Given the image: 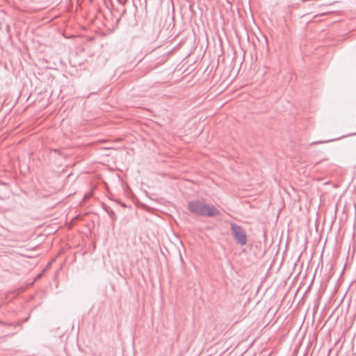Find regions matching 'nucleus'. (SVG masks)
Here are the masks:
<instances>
[{
	"label": "nucleus",
	"instance_id": "f257e3e1",
	"mask_svg": "<svg viewBox=\"0 0 356 356\" xmlns=\"http://www.w3.org/2000/svg\"><path fill=\"white\" fill-rule=\"evenodd\" d=\"M188 209L194 215L211 218L220 216V211L213 204H206L204 201L195 200L188 202Z\"/></svg>",
	"mask_w": 356,
	"mask_h": 356
},
{
	"label": "nucleus",
	"instance_id": "f03ea898",
	"mask_svg": "<svg viewBox=\"0 0 356 356\" xmlns=\"http://www.w3.org/2000/svg\"><path fill=\"white\" fill-rule=\"evenodd\" d=\"M231 230L236 242L241 245H245L247 243V235L245 229L240 225L232 222L231 223Z\"/></svg>",
	"mask_w": 356,
	"mask_h": 356
},
{
	"label": "nucleus",
	"instance_id": "7ed1b4c3",
	"mask_svg": "<svg viewBox=\"0 0 356 356\" xmlns=\"http://www.w3.org/2000/svg\"><path fill=\"white\" fill-rule=\"evenodd\" d=\"M104 6L106 7V8L108 9V10L112 13V9L113 8V5L111 1V0H104L103 1Z\"/></svg>",
	"mask_w": 356,
	"mask_h": 356
},
{
	"label": "nucleus",
	"instance_id": "20e7f679",
	"mask_svg": "<svg viewBox=\"0 0 356 356\" xmlns=\"http://www.w3.org/2000/svg\"><path fill=\"white\" fill-rule=\"evenodd\" d=\"M127 13V10L125 8H123L122 10L121 11V13L119 16V17L118 18V22H119L120 20V19L124 15H126Z\"/></svg>",
	"mask_w": 356,
	"mask_h": 356
},
{
	"label": "nucleus",
	"instance_id": "39448f33",
	"mask_svg": "<svg viewBox=\"0 0 356 356\" xmlns=\"http://www.w3.org/2000/svg\"><path fill=\"white\" fill-rule=\"evenodd\" d=\"M126 1H127V0H124V1H123V0H118V2L120 4H121L122 6H123L125 5Z\"/></svg>",
	"mask_w": 356,
	"mask_h": 356
},
{
	"label": "nucleus",
	"instance_id": "423d86ee",
	"mask_svg": "<svg viewBox=\"0 0 356 356\" xmlns=\"http://www.w3.org/2000/svg\"><path fill=\"white\" fill-rule=\"evenodd\" d=\"M323 141H316V142H313L311 143V145H316V144H321V143H323Z\"/></svg>",
	"mask_w": 356,
	"mask_h": 356
},
{
	"label": "nucleus",
	"instance_id": "0eeeda50",
	"mask_svg": "<svg viewBox=\"0 0 356 356\" xmlns=\"http://www.w3.org/2000/svg\"><path fill=\"white\" fill-rule=\"evenodd\" d=\"M298 6H299V4H297L296 6H295V5H291V6H291V7H292V8H298Z\"/></svg>",
	"mask_w": 356,
	"mask_h": 356
},
{
	"label": "nucleus",
	"instance_id": "6e6552de",
	"mask_svg": "<svg viewBox=\"0 0 356 356\" xmlns=\"http://www.w3.org/2000/svg\"><path fill=\"white\" fill-rule=\"evenodd\" d=\"M0 325H7V324H6V323H3V322H2V321H0Z\"/></svg>",
	"mask_w": 356,
	"mask_h": 356
},
{
	"label": "nucleus",
	"instance_id": "1a4fd4ad",
	"mask_svg": "<svg viewBox=\"0 0 356 356\" xmlns=\"http://www.w3.org/2000/svg\"><path fill=\"white\" fill-rule=\"evenodd\" d=\"M112 147H106V149H111Z\"/></svg>",
	"mask_w": 356,
	"mask_h": 356
},
{
	"label": "nucleus",
	"instance_id": "9d476101",
	"mask_svg": "<svg viewBox=\"0 0 356 356\" xmlns=\"http://www.w3.org/2000/svg\"><path fill=\"white\" fill-rule=\"evenodd\" d=\"M89 1H90V3H92V2L93 1V0H89Z\"/></svg>",
	"mask_w": 356,
	"mask_h": 356
}]
</instances>
